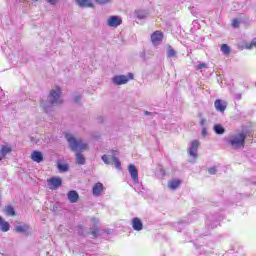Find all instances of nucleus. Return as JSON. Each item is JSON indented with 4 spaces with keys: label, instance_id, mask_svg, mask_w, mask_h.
<instances>
[{
    "label": "nucleus",
    "instance_id": "nucleus-50",
    "mask_svg": "<svg viewBox=\"0 0 256 256\" xmlns=\"http://www.w3.org/2000/svg\"><path fill=\"white\" fill-rule=\"evenodd\" d=\"M198 115H199V117H202L203 114H202V113H199Z\"/></svg>",
    "mask_w": 256,
    "mask_h": 256
},
{
    "label": "nucleus",
    "instance_id": "nucleus-28",
    "mask_svg": "<svg viewBox=\"0 0 256 256\" xmlns=\"http://www.w3.org/2000/svg\"><path fill=\"white\" fill-rule=\"evenodd\" d=\"M223 55H231V47L227 44H222L220 47Z\"/></svg>",
    "mask_w": 256,
    "mask_h": 256
},
{
    "label": "nucleus",
    "instance_id": "nucleus-42",
    "mask_svg": "<svg viewBox=\"0 0 256 256\" xmlns=\"http://www.w3.org/2000/svg\"><path fill=\"white\" fill-rule=\"evenodd\" d=\"M160 173H161L162 177H165L167 175V172L165 171V169H161Z\"/></svg>",
    "mask_w": 256,
    "mask_h": 256
},
{
    "label": "nucleus",
    "instance_id": "nucleus-2",
    "mask_svg": "<svg viewBox=\"0 0 256 256\" xmlns=\"http://www.w3.org/2000/svg\"><path fill=\"white\" fill-rule=\"evenodd\" d=\"M66 139L70 145L71 151H87V149H89L87 143H83V140L76 139L72 134H67Z\"/></svg>",
    "mask_w": 256,
    "mask_h": 256
},
{
    "label": "nucleus",
    "instance_id": "nucleus-34",
    "mask_svg": "<svg viewBox=\"0 0 256 256\" xmlns=\"http://www.w3.org/2000/svg\"><path fill=\"white\" fill-rule=\"evenodd\" d=\"M208 173H209V175H215L217 173V168L215 166L210 167L208 169Z\"/></svg>",
    "mask_w": 256,
    "mask_h": 256
},
{
    "label": "nucleus",
    "instance_id": "nucleus-13",
    "mask_svg": "<svg viewBox=\"0 0 256 256\" xmlns=\"http://www.w3.org/2000/svg\"><path fill=\"white\" fill-rule=\"evenodd\" d=\"M76 4L81 9H95V4L91 0H76Z\"/></svg>",
    "mask_w": 256,
    "mask_h": 256
},
{
    "label": "nucleus",
    "instance_id": "nucleus-43",
    "mask_svg": "<svg viewBox=\"0 0 256 256\" xmlns=\"http://www.w3.org/2000/svg\"><path fill=\"white\" fill-rule=\"evenodd\" d=\"M205 118H202L201 120H200V125H201V127H203V125H205Z\"/></svg>",
    "mask_w": 256,
    "mask_h": 256
},
{
    "label": "nucleus",
    "instance_id": "nucleus-10",
    "mask_svg": "<svg viewBox=\"0 0 256 256\" xmlns=\"http://www.w3.org/2000/svg\"><path fill=\"white\" fill-rule=\"evenodd\" d=\"M128 172L130 174V177L132 181L137 185L139 184V170L137 169V166L135 164H129L128 165Z\"/></svg>",
    "mask_w": 256,
    "mask_h": 256
},
{
    "label": "nucleus",
    "instance_id": "nucleus-1",
    "mask_svg": "<svg viewBox=\"0 0 256 256\" xmlns=\"http://www.w3.org/2000/svg\"><path fill=\"white\" fill-rule=\"evenodd\" d=\"M245 141H247V134L244 132L232 135L226 139L227 145H230L235 151L245 149Z\"/></svg>",
    "mask_w": 256,
    "mask_h": 256
},
{
    "label": "nucleus",
    "instance_id": "nucleus-22",
    "mask_svg": "<svg viewBox=\"0 0 256 256\" xmlns=\"http://www.w3.org/2000/svg\"><path fill=\"white\" fill-rule=\"evenodd\" d=\"M9 229H11V224H9V222L5 221V219H3L0 216V230L3 233H7V231H9Z\"/></svg>",
    "mask_w": 256,
    "mask_h": 256
},
{
    "label": "nucleus",
    "instance_id": "nucleus-46",
    "mask_svg": "<svg viewBox=\"0 0 256 256\" xmlns=\"http://www.w3.org/2000/svg\"><path fill=\"white\" fill-rule=\"evenodd\" d=\"M104 232L109 235L111 233V229L107 228L106 230H104Z\"/></svg>",
    "mask_w": 256,
    "mask_h": 256
},
{
    "label": "nucleus",
    "instance_id": "nucleus-11",
    "mask_svg": "<svg viewBox=\"0 0 256 256\" xmlns=\"http://www.w3.org/2000/svg\"><path fill=\"white\" fill-rule=\"evenodd\" d=\"M40 107L44 111V113L49 114L53 111V107H55L54 102L48 98L47 100L41 99L40 100Z\"/></svg>",
    "mask_w": 256,
    "mask_h": 256
},
{
    "label": "nucleus",
    "instance_id": "nucleus-5",
    "mask_svg": "<svg viewBox=\"0 0 256 256\" xmlns=\"http://www.w3.org/2000/svg\"><path fill=\"white\" fill-rule=\"evenodd\" d=\"M61 95H63V91L61 90L60 86H56L54 90H50L48 99H50L51 103L54 105H59L63 103V100H61Z\"/></svg>",
    "mask_w": 256,
    "mask_h": 256
},
{
    "label": "nucleus",
    "instance_id": "nucleus-35",
    "mask_svg": "<svg viewBox=\"0 0 256 256\" xmlns=\"http://www.w3.org/2000/svg\"><path fill=\"white\" fill-rule=\"evenodd\" d=\"M109 1L110 0H95V3H97V5H107Z\"/></svg>",
    "mask_w": 256,
    "mask_h": 256
},
{
    "label": "nucleus",
    "instance_id": "nucleus-48",
    "mask_svg": "<svg viewBox=\"0 0 256 256\" xmlns=\"http://www.w3.org/2000/svg\"><path fill=\"white\" fill-rule=\"evenodd\" d=\"M144 115H153V113H151L149 111H144Z\"/></svg>",
    "mask_w": 256,
    "mask_h": 256
},
{
    "label": "nucleus",
    "instance_id": "nucleus-19",
    "mask_svg": "<svg viewBox=\"0 0 256 256\" xmlns=\"http://www.w3.org/2000/svg\"><path fill=\"white\" fill-rule=\"evenodd\" d=\"M103 189H105V187L103 186V183L98 182L94 184V186L92 187V194L94 195V197H99Z\"/></svg>",
    "mask_w": 256,
    "mask_h": 256
},
{
    "label": "nucleus",
    "instance_id": "nucleus-9",
    "mask_svg": "<svg viewBox=\"0 0 256 256\" xmlns=\"http://www.w3.org/2000/svg\"><path fill=\"white\" fill-rule=\"evenodd\" d=\"M92 223H94L92 225V231H87L86 235H92L93 239H97V237H99V218L97 217H92L91 218Z\"/></svg>",
    "mask_w": 256,
    "mask_h": 256
},
{
    "label": "nucleus",
    "instance_id": "nucleus-51",
    "mask_svg": "<svg viewBox=\"0 0 256 256\" xmlns=\"http://www.w3.org/2000/svg\"><path fill=\"white\" fill-rule=\"evenodd\" d=\"M32 1H34V3H37V1H39V0H32Z\"/></svg>",
    "mask_w": 256,
    "mask_h": 256
},
{
    "label": "nucleus",
    "instance_id": "nucleus-12",
    "mask_svg": "<svg viewBox=\"0 0 256 256\" xmlns=\"http://www.w3.org/2000/svg\"><path fill=\"white\" fill-rule=\"evenodd\" d=\"M164 34L161 31H155L151 34V41L153 45H159L163 42Z\"/></svg>",
    "mask_w": 256,
    "mask_h": 256
},
{
    "label": "nucleus",
    "instance_id": "nucleus-38",
    "mask_svg": "<svg viewBox=\"0 0 256 256\" xmlns=\"http://www.w3.org/2000/svg\"><path fill=\"white\" fill-rule=\"evenodd\" d=\"M74 103H81V96L79 95L74 96Z\"/></svg>",
    "mask_w": 256,
    "mask_h": 256
},
{
    "label": "nucleus",
    "instance_id": "nucleus-33",
    "mask_svg": "<svg viewBox=\"0 0 256 256\" xmlns=\"http://www.w3.org/2000/svg\"><path fill=\"white\" fill-rule=\"evenodd\" d=\"M253 47L256 48V38H254L250 44L245 46V49H252Z\"/></svg>",
    "mask_w": 256,
    "mask_h": 256
},
{
    "label": "nucleus",
    "instance_id": "nucleus-36",
    "mask_svg": "<svg viewBox=\"0 0 256 256\" xmlns=\"http://www.w3.org/2000/svg\"><path fill=\"white\" fill-rule=\"evenodd\" d=\"M97 121L100 125H103L105 123V116H98Z\"/></svg>",
    "mask_w": 256,
    "mask_h": 256
},
{
    "label": "nucleus",
    "instance_id": "nucleus-52",
    "mask_svg": "<svg viewBox=\"0 0 256 256\" xmlns=\"http://www.w3.org/2000/svg\"><path fill=\"white\" fill-rule=\"evenodd\" d=\"M0 161H3V157L0 156Z\"/></svg>",
    "mask_w": 256,
    "mask_h": 256
},
{
    "label": "nucleus",
    "instance_id": "nucleus-25",
    "mask_svg": "<svg viewBox=\"0 0 256 256\" xmlns=\"http://www.w3.org/2000/svg\"><path fill=\"white\" fill-rule=\"evenodd\" d=\"M11 151H13V148H11L9 146L2 145V147L0 149V155L2 157H7L8 153H11Z\"/></svg>",
    "mask_w": 256,
    "mask_h": 256
},
{
    "label": "nucleus",
    "instance_id": "nucleus-7",
    "mask_svg": "<svg viewBox=\"0 0 256 256\" xmlns=\"http://www.w3.org/2000/svg\"><path fill=\"white\" fill-rule=\"evenodd\" d=\"M48 187L52 191H57L59 187L63 185V179L59 176H53L49 179H47Z\"/></svg>",
    "mask_w": 256,
    "mask_h": 256
},
{
    "label": "nucleus",
    "instance_id": "nucleus-44",
    "mask_svg": "<svg viewBox=\"0 0 256 256\" xmlns=\"http://www.w3.org/2000/svg\"><path fill=\"white\" fill-rule=\"evenodd\" d=\"M30 141H32V143H39V140H35V137H31Z\"/></svg>",
    "mask_w": 256,
    "mask_h": 256
},
{
    "label": "nucleus",
    "instance_id": "nucleus-15",
    "mask_svg": "<svg viewBox=\"0 0 256 256\" xmlns=\"http://www.w3.org/2000/svg\"><path fill=\"white\" fill-rule=\"evenodd\" d=\"M31 159L35 163H43V161H45V157L43 156V152H41L39 150H34L31 153Z\"/></svg>",
    "mask_w": 256,
    "mask_h": 256
},
{
    "label": "nucleus",
    "instance_id": "nucleus-14",
    "mask_svg": "<svg viewBox=\"0 0 256 256\" xmlns=\"http://www.w3.org/2000/svg\"><path fill=\"white\" fill-rule=\"evenodd\" d=\"M214 107L219 113H225L227 109V102H224L221 99H216L214 102Z\"/></svg>",
    "mask_w": 256,
    "mask_h": 256
},
{
    "label": "nucleus",
    "instance_id": "nucleus-3",
    "mask_svg": "<svg viewBox=\"0 0 256 256\" xmlns=\"http://www.w3.org/2000/svg\"><path fill=\"white\" fill-rule=\"evenodd\" d=\"M15 231L19 235H24V237H31L33 235V228L25 222H16Z\"/></svg>",
    "mask_w": 256,
    "mask_h": 256
},
{
    "label": "nucleus",
    "instance_id": "nucleus-49",
    "mask_svg": "<svg viewBox=\"0 0 256 256\" xmlns=\"http://www.w3.org/2000/svg\"><path fill=\"white\" fill-rule=\"evenodd\" d=\"M52 211H54V212L57 211V204H54V205H53Z\"/></svg>",
    "mask_w": 256,
    "mask_h": 256
},
{
    "label": "nucleus",
    "instance_id": "nucleus-27",
    "mask_svg": "<svg viewBox=\"0 0 256 256\" xmlns=\"http://www.w3.org/2000/svg\"><path fill=\"white\" fill-rule=\"evenodd\" d=\"M112 161H113V163H114L116 169H117L118 171H122L123 168L121 167V160H119L118 157H116L115 155H113V156H112Z\"/></svg>",
    "mask_w": 256,
    "mask_h": 256
},
{
    "label": "nucleus",
    "instance_id": "nucleus-45",
    "mask_svg": "<svg viewBox=\"0 0 256 256\" xmlns=\"http://www.w3.org/2000/svg\"><path fill=\"white\" fill-rule=\"evenodd\" d=\"M235 99H236L237 101L241 100V94H236V95H235Z\"/></svg>",
    "mask_w": 256,
    "mask_h": 256
},
{
    "label": "nucleus",
    "instance_id": "nucleus-32",
    "mask_svg": "<svg viewBox=\"0 0 256 256\" xmlns=\"http://www.w3.org/2000/svg\"><path fill=\"white\" fill-rule=\"evenodd\" d=\"M103 163H105V165H111V161L109 160V156H107L106 154L102 155L101 157Z\"/></svg>",
    "mask_w": 256,
    "mask_h": 256
},
{
    "label": "nucleus",
    "instance_id": "nucleus-21",
    "mask_svg": "<svg viewBox=\"0 0 256 256\" xmlns=\"http://www.w3.org/2000/svg\"><path fill=\"white\" fill-rule=\"evenodd\" d=\"M4 213L8 217H17V212L15 211V207H13V205L5 206Z\"/></svg>",
    "mask_w": 256,
    "mask_h": 256
},
{
    "label": "nucleus",
    "instance_id": "nucleus-17",
    "mask_svg": "<svg viewBox=\"0 0 256 256\" xmlns=\"http://www.w3.org/2000/svg\"><path fill=\"white\" fill-rule=\"evenodd\" d=\"M181 183H183L181 179H171L168 181V187L171 191H175L181 187Z\"/></svg>",
    "mask_w": 256,
    "mask_h": 256
},
{
    "label": "nucleus",
    "instance_id": "nucleus-31",
    "mask_svg": "<svg viewBox=\"0 0 256 256\" xmlns=\"http://www.w3.org/2000/svg\"><path fill=\"white\" fill-rule=\"evenodd\" d=\"M78 235L80 237H85V228L83 225H78Z\"/></svg>",
    "mask_w": 256,
    "mask_h": 256
},
{
    "label": "nucleus",
    "instance_id": "nucleus-30",
    "mask_svg": "<svg viewBox=\"0 0 256 256\" xmlns=\"http://www.w3.org/2000/svg\"><path fill=\"white\" fill-rule=\"evenodd\" d=\"M240 23H241V20H239V18H234L231 23V26L234 27V29H237L239 27Z\"/></svg>",
    "mask_w": 256,
    "mask_h": 256
},
{
    "label": "nucleus",
    "instance_id": "nucleus-29",
    "mask_svg": "<svg viewBox=\"0 0 256 256\" xmlns=\"http://www.w3.org/2000/svg\"><path fill=\"white\" fill-rule=\"evenodd\" d=\"M176 56H177V51L171 48V45L168 44L167 57H176Z\"/></svg>",
    "mask_w": 256,
    "mask_h": 256
},
{
    "label": "nucleus",
    "instance_id": "nucleus-16",
    "mask_svg": "<svg viewBox=\"0 0 256 256\" xmlns=\"http://www.w3.org/2000/svg\"><path fill=\"white\" fill-rule=\"evenodd\" d=\"M67 199L70 203H77L79 201V192H77L76 190L68 191Z\"/></svg>",
    "mask_w": 256,
    "mask_h": 256
},
{
    "label": "nucleus",
    "instance_id": "nucleus-26",
    "mask_svg": "<svg viewBox=\"0 0 256 256\" xmlns=\"http://www.w3.org/2000/svg\"><path fill=\"white\" fill-rule=\"evenodd\" d=\"M76 163L78 165H85L87 163V160L85 159V156H83L82 153H76Z\"/></svg>",
    "mask_w": 256,
    "mask_h": 256
},
{
    "label": "nucleus",
    "instance_id": "nucleus-20",
    "mask_svg": "<svg viewBox=\"0 0 256 256\" xmlns=\"http://www.w3.org/2000/svg\"><path fill=\"white\" fill-rule=\"evenodd\" d=\"M56 167L59 173H67L69 171V163H63L61 160H57Z\"/></svg>",
    "mask_w": 256,
    "mask_h": 256
},
{
    "label": "nucleus",
    "instance_id": "nucleus-47",
    "mask_svg": "<svg viewBox=\"0 0 256 256\" xmlns=\"http://www.w3.org/2000/svg\"><path fill=\"white\" fill-rule=\"evenodd\" d=\"M93 138L94 139H101V135H99V134L98 135H94Z\"/></svg>",
    "mask_w": 256,
    "mask_h": 256
},
{
    "label": "nucleus",
    "instance_id": "nucleus-23",
    "mask_svg": "<svg viewBox=\"0 0 256 256\" xmlns=\"http://www.w3.org/2000/svg\"><path fill=\"white\" fill-rule=\"evenodd\" d=\"M135 14L137 19H147L149 15V10H136Z\"/></svg>",
    "mask_w": 256,
    "mask_h": 256
},
{
    "label": "nucleus",
    "instance_id": "nucleus-40",
    "mask_svg": "<svg viewBox=\"0 0 256 256\" xmlns=\"http://www.w3.org/2000/svg\"><path fill=\"white\" fill-rule=\"evenodd\" d=\"M202 137H207V127L202 128Z\"/></svg>",
    "mask_w": 256,
    "mask_h": 256
},
{
    "label": "nucleus",
    "instance_id": "nucleus-8",
    "mask_svg": "<svg viewBox=\"0 0 256 256\" xmlns=\"http://www.w3.org/2000/svg\"><path fill=\"white\" fill-rule=\"evenodd\" d=\"M123 24V19H121V16L118 15H112L108 18L106 25L107 27H113L114 29H117L119 25Z\"/></svg>",
    "mask_w": 256,
    "mask_h": 256
},
{
    "label": "nucleus",
    "instance_id": "nucleus-37",
    "mask_svg": "<svg viewBox=\"0 0 256 256\" xmlns=\"http://www.w3.org/2000/svg\"><path fill=\"white\" fill-rule=\"evenodd\" d=\"M49 3V5H57L59 3V0H45Z\"/></svg>",
    "mask_w": 256,
    "mask_h": 256
},
{
    "label": "nucleus",
    "instance_id": "nucleus-41",
    "mask_svg": "<svg viewBox=\"0 0 256 256\" xmlns=\"http://www.w3.org/2000/svg\"><path fill=\"white\" fill-rule=\"evenodd\" d=\"M140 57H141V59H145L146 52L145 51L140 52Z\"/></svg>",
    "mask_w": 256,
    "mask_h": 256
},
{
    "label": "nucleus",
    "instance_id": "nucleus-4",
    "mask_svg": "<svg viewBox=\"0 0 256 256\" xmlns=\"http://www.w3.org/2000/svg\"><path fill=\"white\" fill-rule=\"evenodd\" d=\"M133 79H135V74L129 72L126 76L123 74L113 76L112 83L114 85H127Z\"/></svg>",
    "mask_w": 256,
    "mask_h": 256
},
{
    "label": "nucleus",
    "instance_id": "nucleus-6",
    "mask_svg": "<svg viewBox=\"0 0 256 256\" xmlns=\"http://www.w3.org/2000/svg\"><path fill=\"white\" fill-rule=\"evenodd\" d=\"M200 145H201V142H199V140L192 141V144L188 149V155L190 157H193V160H191L190 163H197V157H199V155L197 154V151L199 150Z\"/></svg>",
    "mask_w": 256,
    "mask_h": 256
},
{
    "label": "nucleus",
    "instance_id": "nucleus-18",
    "mask_svg": "<svg viewBox=\"0 0 256 256\" xmlns=\"http://www.w3.org/2000/svg\"><path fill=\"white\" fill-rule=\"evenodd\" d=\"M132 228L134 231H143V221H141V218L135 217L132 219Z\"/></svg>",
    "mask_w": 256,
    "mask_h": 256
},
{
    "label": "nucleus",
    "instance_id": "nucleus-24",
    "mask_svg": "<svg viewBox=\"0 0 256 256\" xmlns=\"http://www.w3.org/2000/svg\"><path fill=\"white\" fill-rule=\"evenodd\" d=\"M213 131H214V133H216V135H223L226 130H225V127H223V125L215 124L213 126Z\"/></svg>",
    "mask_w": 256,
    "mask_h": 256
},
{
    "label": "nucleus",
    "instance_id": "nucleus-39",
    "mask_svg": "<svg viewBox=\"0 0 256 256\" xmlns=\"http://www.w3.org/2000/svg\"><path fill=\"white\" fill-rule=\"evenodd\" d=\"M207 68V64L206 63H199L198 64V69H205Z\"/></svg>",
    "mask_w": 256,
    "mask_h": 256
}]
</instances>
